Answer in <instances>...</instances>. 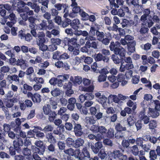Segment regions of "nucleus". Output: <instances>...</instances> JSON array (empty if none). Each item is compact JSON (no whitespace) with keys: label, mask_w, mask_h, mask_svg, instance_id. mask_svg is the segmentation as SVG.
Masks as SVG:
<instances>
[{"label":"nucleus","mask_w":160,"mask_h":160,"mask_svg":"<svg viewBox=\"0 0 160 160\" xmlns=\"http://www.w3.org/2000/svg\"><path fill=\"white\" fill-rule=\"evenodd\" d=\"M100 25H97V28L94 27H91L90 30L89 32V36L88 40L91 41L94 40L95 38L94 36L96 35L97 40L105 45H108L110 42V41L112 39V35L109 32L105 34L103 32L99 31Z\"/></svg>","instance_id":"1"},{"label":"nucleus","mask_w":160,"mask_h":160,"mask_svg":"<svg viewBox=\"0 0 160 160\" xmlns=\"http://www.w3.org/2000/svg\"><path fill=\"white\" fill-rule=\"evenodd\" d=\"M13 10L17 11L19 13H25L29 15L32 14L33 11L30 10L29 8L27 7H25L26 3L22 1L17 2L12 1Z\"/></svg>","instance_id":"2"},{"label":"nucleus","mask_w":160,"mask_h":160,"mask_svg":"<svg viewBox=\"0 0 160 160\" xmlns=\"http://www.w3.org/2000/svg\"><path fill=\"white\" fill-rule=\"evenodd\" d=\"M62 41L65 45L68 46V50L70 52H72L76 48H79L80 47V45L78 44L77 38H73L70 39L66 37Z\"/></svg>","instance_id":"3"},{"label":"nucleus","mask_w":160,"mask_h":160,"mask_svg":"<svg viewBox=\"0 0 160 160\" xmlns=\"http://www.w3.org/2000/svg\"><path fill=\"white\" fill-rule=\"evenodd\" d=\"M67 146L70 148H78L82 146L84 142V140L81 138L74 140L73 138H68L66 140Z\"/></svg>","instance_id":"4"},{"label":"nucleus","mask_w":160,"mask_h":160,"mask_svg":"<svg viewBox=\"0 0 160 160\" xmlns=\"http://www.w3.org/2000/svg\"><path fill=\"white\" fill-rule=\"evenodd\" d=\"M32 14L29 15L27 14V13L20 14V16L22 18L23 20L25 21L28 20L29 23V26L30 28H35L36 26V24L35 22L37 18L33 16H28L33 15H34L33 11Z\"/></svg>","instance_id":"5"},{"label":"nucleus","mask_w":160,"mask_h":160,"mask_svg":"<svg viewBox=\"0 0 160 160\" xmlns=\"http://www.w3.org/2000/svg\"><path fill=\"white\" fill-rule=\"evenodd\" d=\"M125 75L122 73H119L117 76V80L118 82H116L112 83L111 85V87L113 89L117 88L119 85V82H121V85L123 86L126 85L127 81L125 80Z\"/></svg>","instance_id":"6"},{"label":"nucleus","mask_w":160,"mask_h":160,"mask_svg":"<svg viewBox=\"0 0 160 160\" xmlns=\"http://www.w3.org/2000/svg\"><path fill=\"white\" fill-rule=\"evenodd\" d=\"M129 9L128 7H122L120 9L117 10L116 8H112L111 12V13L114 15H118L120 17H123L125 15V12H129Z\"/></svg>","instance_id":"7"},{"label":"nucleus","mask_w":160,"mask_h":160,"mask_svg":"<svg viewBox=\"0 0 160 160\" xmlns=\"http://www.w3.org/2000/svg\"><path fill=\"white\" fill-rule=\"evenodd\" d=\"M69 58V56L66 52H62L57 51L53 53L52 58L54 60H60L62 59H66Z\"/></svg>","instance_id":"8"},{"label":"nucleus","mask_w":160,"mask_h":160,"mask_svg":"<svg viewBox=\"0 0 160 160\" xmlns=\"http://www.w3.org/2000/svg\"><path fill=\"white\" fill-rule=\"evenodd\" d=\"M112 157L116 160H127V157L126 155H124L120 151L115 150L112 153Z\"/></svg>","instance_id":"9"},{"label":"nucleus","mask_w":160,"mask_h":160,"mask_svg":"<svg viewBox=\"0 0 160 160\" xmlns=\"http://www.w3.org/2000/svg\"><path fill=\"white\" fill-rule=\"evenodd\" d=\"M90 113L92 116H94L97 120H99L102 117V113L100 112L99 108L91 107L90 108Z\"/></svg>","instance_id":"10"},{"label":"nucleus","mask_w":160,"mask_h":160,"mask_svg":"<svg viewBox=\"0 0 160 160\" xmlns=\"http://www.w3.org/2000/svg\"><path fill=\"white\" fill-rule=\"evenodd\" d=\"M95 96L97 98L98 102L102 105L103 107L105 108H107V98L104 95H102L99 92L95 93Z\"/></svg>","instance_id":"11"},{"label":"nucleus","mask_w":160,"mask_h":160,"mask_svg":"<svg viewBox=\"0 0 160 160\" xmlns=\"http://www.w3.org/2000/svg\"><path fill=\"white\" fill-rule=\"evenodd\" d=\"M148 16L143 14L141 18V20L143 22L142 23L143 25L149 28H150L153 24V22L151 20L152 17L150 16L148 18H147Z\"/></svg>","instance_id":"12"},{"label":"nucleus","mask_w":160,"mask_h":160,"mask_svg":"<svg viewBox=\"0 0 160 160\" xmlns=\"http://www.w3.org/2000/svg\"><path fill=\"white\" fill-rule=\"evenodd\" d=\"M107 129L103 126H100L97 135V141H99L105 138Z\"/></svg>","instance_id":"13"},{"label":"nucleus","mask_w":160,"mask_h":160,"mask_svg":"<svg viewBox=\"0 0 160 160\" xmlns=\"http://www.w3.org/2000/svg\"><path fill=\"white\" fill-rule=\"evenodd\" d=\"M109 71L106 68H103L101 69L98 72L100 75L98 77V81L99 82H104L106 80L107 74L109 73Z\"/></svg>","instance_id":"14"},{"label":"nucleus","mask_w":160,"mask_h":160,"mask_svg":"<svg viewBox=\"0 0 160 160\" xmlns=\"http://www.w3.org/2000/svg\"><path fill=\"white\" fill-rule=\"evenodd\" d=\"M27 96L28 98H30L34 103H39L41 101V96L38 93L33 94L31 92H28Z\"/></svg>","instance_id":"15"},{"label":"nucleus","mask_w":160,"mask_h":160,"mask_svg":"<svg viewBox=\"0 0 160 160\" xmlns=\"http://www.w3.org/2000/svg\"><path fill=\"white\" fill-rule=\"evenodd\" d=\"M90 154L88 150L87 147H84L81 151V152L80 151V153L78 156V158L80 160H84L85 158H90Z\"/></svg>","instance_id":"16"},{"label":"nucleus","mask_w":160,"mask_h":160,"mask_svg":"<svg viewBox=\"0 0 160 160\" xmlns=\"http://www.w3.org/2000/svg\"><path fill=\"white\" fill-rule=\"evenodd\" d=\"M138 117L140 120L143 121L144 124H148L150 121L149 117L146 115L145 108H143L142 110L140 112L138 115Z\"/></svg>","instance_id":"17"},{"label":"nucleus","mask_w":160,"mask_h":160,"mask_svg":"<svg viewBox=\"0 0 160 160\" xmlns=\"http://www.w3.org/2000/svg\"><path fill=\"white\" fill-rule=\"evenodd\" d=\"M23 144V140L21 138H18L16 140L13 142V146L16 148L18 152H20L21 150V147Z\"/></svg>","instance_id":"18"},{"label":"nucleus","mask_w":160,"mask_h":160,"mask_svg":"<svg viewBox=\"0 0 160 160\" xmlns=\"http://www.w3.org/2000/svg\"><path fill=\"white\" fill-rule=\"evenodd\" d=\"M114 52L115 54L117 55H119L121 58V60L123 61L126 54L125 51L123 48L119 46L118 48L115 49Z\"/></svg>","instance_id":"19"},{"label":"nucleus","mask_w":160,"mask_h":160,"mask_svg":"<svg viewBox=\"0 0 160 160\" xmlns=\"http://www.w3.org/2000/svg\"><path fill=\"white\" fill-rule=\"evenodd\" d=\"M64 152L70 156H74L78 158L80 152V150L78 149L74 150L72 148H70L67 150H64Z\"/></svg>","instance_id":"20"},{"label":"nucleus","mask_w":160,"mask_h":160,"mask_svg":"<svg viewBox=\"0 0 160 160\" xmlns=\"http://www.w3.org/2000/svg\"><path fill=\"white\" fill-rule=\"evenodd\" d=\"M91 148L94 153L97 154L100 150L102 147V142L98 141L94 145L91 144Z\"/></svg>","instance_id":"21"},{"label":"nucleus","mask_w":160,"mask_h":160,"mask_svg":"<svg viewBox=\"0 0 160 160\" xmlns=\"http://www.w3.org/2000/svg\"><path fill=\"white\" fill-rule=\"evenodd\" d=\"M37 45L45 43L46 41L45 34L43 32H39L38 33L37 37L36 38Z\"/></svg>","instance_id":"22"},{"label":"nucleus","mask_w":160,"mask_h":160,"mask_svg":"<svg viewBox=\"0 0 160 160\" xmlns=\"http://www.w3.org/2000/svg\"><path fill=\"white\" fill-rule=\"evenodd\" d=\"M18 36L21 37L22 39H24L26 41L28 42H30L32 39V36L30 33H27L26 34L22 30L19 32Z\"/></svg>","instance_id":"23"},{"label":"nucleus","mask_w":160,"mask_h":160,"mask_svg":"<svg viewBox=\"0 0 160 160\" xmlns=\"http://www.w3.org/2000/svg\"><path fill=\"white\" fill-rule=\"evenodd\" d=\"M16 64L17 66H20L23 69H26L28 66L26 60L23 59L22 57L19 58L18 59L17 63H16Z\"/></svg>","instance_id":"24"},{"label":"nucleus","mask_w":160,"mask_h":160,"mask_svg":"<svg viewBox=\"0 0 160 160\" xmlns=\"http://www.w3.org/2000/svg\"><path fill=\"white\" fill-rule=\"evenodd\" d=\"M73 128V131L75 135L77 137L81 136L83 133L82 131L81 125L79 124L75 123Z\"/></svg>","instance_id":"25"},{"label":"nucleus","mask_w":160,"mask_h":160,"mask_svg":"<svg viewBox=\"0 0 160 160\" xmlns=\"http://www.w3.org/2000/svg\"><path fill=\"white\" fill-rule=\"evenodd\" d=\"M55 66L58 68H62L66 70H68L70 69V66L67 62H65L63 63L62 61L58 60L55 64Z\"/></svg>","instance_id":"26"},{"label":"nucleus","mask_w":160,"mask_h":160,"mask_svg":"<svg viewBox=\"0 0 160 160\" xmlns=\"http://www.w3.org/2000/svg\"><path fill=\"white\" fill-rule=\"evenodd\" d=\"M94 59L96 62L102 60L104 62H108V61L109 58L108 57L103 56L101 53L100 52L95 55Z\"/></svg>","instance_id":"27"},{"label":"nucleus","mask_w":160,"mask_h":160,"mask_svg":"<svg viewBox=\"0 0 160 160\" xmlns=\"http://www.w3.org/2000/svg\"><path fill=\"white\" fill-rule=\"evenodd\" d=\"M76 102V100L75 98H70L68 100V104L67 106L68 109L70 111L73 110L75 108V104Z\"/></svg>","instance_id":"28"},{"label":"nucleus","mask_w":160,"mask_h":160,"mask_svg":"<svg viewBox=\"0 0 160 160\" xmlns=\"http://www.w3.org/2000/svg\"><path fill=\"white\" fill-rule=\"evenodd\" d=\"M70 80L72 82L74 85H80L82 82V78L78 76L75 77L74 78L72 76H71L70 78Z\"/></svg>","instance_id":"29"},{"label":"nucleus","mask_w":160,"mask_h":160,"mask_svg":"<svg viewBox=\"0 0 160 160\" xmlns=\"http://www.w3.org/2000/svg\"><path fill=\"white\" fill-rule=\"evenodd\" d=\"M136 43V42L134 41H132V42H128V49L129 52L132 53L135 51Z\"/></svg>","instance_id":"30"},{"label":"nucleus","mask_w":160,"mask_h":160,"mask_svg":"<svg viewBox=\"0 0 160 160\" xmlns=\"http://www.w3.org/2000/svg\"><path fill=\"white\" fill-rule=\"evenodd\" d=\"M158 111L154 109L149 108L148 113L150 116L152 117L153 118H155L159 115Z\"/></svg>","instance_id":"31"},{"label":"nucleus","mask_w":160,"mask_h":160,"mask_svg":"<svg viewBox=\"0 0 160 160\" xmlns=\"http://www.w3.org/2000/svg\"><path fill=\"white\" fill-rule=\"evenodd\" d=\"M46 138L48 142L51 143L56 142V139L53 136V133L51 132L46 133Z\"/></svg>","instance_id":"32"},{"label":"nucleus","mask_w":160,"mask_h":160,"mask_svg":"<svg viewBox=\"0 0 160 160\" xmlns=\"http://www.w3.org/2000/svg\"><path fill=\"white\" fill-rule=\"evenodd\" d=\"M115 128L117 131H126L127 130L126 128L123 127L120 122H117L115 124Z\"/></svg>","instance_id":"33"},{"label":"nucleus","mask_w":160,"mask_h":160,"mask_svg":"<svg viewBox=\"0 0 160 160\" xmlns=\"http://www.w3.org/2000/svg\"><path fill=\"white\" fill-rule=\"evenodd\" d=\"M136 119L132 115L129 116L127 118V124L128 127L132 126L135 123Z\"/></svg>","instance_id":"34"},{"label":"nucleus","mask_w":160,"mask_h":160,"mask_svg":"<svg viewBox=\"0 0 160 160\" xmlns=\"http://www.w3.org/2000/svg\"><path fill=\"white\" fill-rule=\"evenodd\" d=\"M18 100L15 98H13L10 99H8L6 104V106L8 108H11L14 105V103L17 102Z\"/></svg>","instance_id":"35"},{"label":"nucleus","mask_w":160,"mask_h":160,"mask_svg":"<svg viewBox=\"0 0 160 160\" xmlns=\"http://www.w3.org/2000/svg\"><path fill=\"white\" fill-rule=\"evenodd\" d=\"M80 24L79 21L78 19H74L70 24L72 28L75 30H77L79 28V25Z\"/></svg>","instance_id":"36"},{"label":"nucleus","mask_w":160,"mask_h":160,"mask_svg":"<svg viewBox=\"0 0 160 160\" xmlns=\"http://www.w3.org/2000/svg\"><path fill=\"white\" fill-rule=\"evenodd\" d=\"M54 7L57 9V10L60 11L62 9V7L64 8V12H65L68 7V5L66 4L57 3L54 5Z\"/></svg>","instance_id":"37"},{"label":"nucleus","mask_w":160,"mask_h":160,"mask_svg":"<svg viewBox=\"0 0 160 160\" xmlns=\"http://www.w3.org/2000/svg\"><path fill=\"white\" fill-rule=\"evenodd\" d=\"M38 28L43 30L49 29V27L48 26L47 21L46 20H43L41 23L38 25Z\"/></svg>","instance_id":"38"},{"label":"nucleus","mask_w":160,"mask_h":160,"mask_svg":"<svg viewBox=\"0 0 160 160\" xmlns=\"http://www.w3.org/2000/svg\"><path fill=\"white\" fill-rule=\"evenodd\" d=\"M120 43L118 41L116 42L115 43L113 42H112L109 46L110 50L114 52L116 48H118L120 46Z\"/></svg>","instance_id":"39"},{"label":"nucleus","mask_w":160,"mask_h":160,"mask_svg":"<svg viewBox=\"0 0 160 160\" xmlns=\"http://www.w3.org/2000/svg\"><path fill=\"white\" fill-rule=\"evenodd\" d=\"M114 131L113 129L110 128L107 130L106 132L105 138H113L114 136Z\"/></svg>","instance_id":"40"},{"label":"nucleus","mask_w":160,"mask_h":160,"mask_svg":"<svg viewBox=\"0 0 160 160\" xmlns=\"http://www.w3.org/2000/svg\"><path fill=\"white\" fill-rule=\"evenodd\" d=\"M71 23V19L68 18H65L62 21L60 26L65 28L70 25Z\"/></svg>","instance_id":"41"},{"label":"nucleus","mask_w":160,"mask_h":160,"mask_svg":"<svg viewBox=\"0 0 160 160\" xmlns=\"http://www.w3.org/2000/svg\"><path fill=\"white\" fill-rule=\"evenodd\" d=\"M86 122L89 125H93L96 123V119L92 116L86 117Z\"/></svg>","instance_id":"42"},{"label":"nucleus","mask_w":160,"mask_h":160,"mask_svg":"<svg viewBox=\"0 0 160 160\" xmlns=\"http://www.w3.org/2000/svg\"><path fill=\"white\" fill-rule=\"evenodd\" d=\"M149 128L150 129H154L157 126V122L156 120H152L149 122Z\"/></svg>","instance_id":"43"},{"label":"nucleus","mask_w":160,"mask_h":160,"mask_svg":"<svg viewBox=\"0 0 160 160\" xmlns=\"http://www.w3.org/2000/svg\"><path fill=\"white\" fill-rule=\"evenodd\" d=\"M54 128L53 126L51 125H46L43 129L42 131L45 133L50 132L53 131Z\"/></svg>","instance_id":"44"},{"label":"nucleus","mask_w":160,"mask_h":160,"mask_svg":"<svg viewBox=\"0 0 160 160\" xmlns=\"http://www.w3.org/2000/svg\"><path fill=\"white\" fill-rule=\"evenodd\" d=\"M6 85V81L5 80H3L0 82V94L2 95L4 94L3 88H5Z\"/></svg>","instance_id":"45"},{"label":"nucleus","mask_w":160,"mask_h":160,"mask_svg":"<svg viewBox=\"0 0 160 160\" xmlns=\"http://www.w3.org/2000/svg\"><path fill=\"white\" fill-rule=\"evenodd\" d=\"M98 153V156L102 160L106 158L107 157V154L104 149H101Z\"/></svg>","instance_id":"46"},{"label":"nucleus","mask_w":160,"mask_h":160,"mask_svg":"<svg viewBox=\"0 0 160 160\" xmlns=\"http://www.w3.org/2000/svg\"><path fill=\"white\" fill-rule=\"evenodd\" d=\"M48 120L51 122H53L57 114L55 111H51L49 114Z\"/></svg>","instance_id":"47"},{"label":"nucleus","mask_w":160,"mask_h":160,"mask_svg":"<svg viewBox=\"0 0 160 160\" xmlns=\"http://www.w3.org/2000/svg\"><path fill=\"white\" fill-rule=\"evenodd\" d=\"M98 68L97 63L96 62H93L91 65V71L94 73H98L100 70L97 69Z\"/></svg>","instance_id":"48"},{"label":"nucleus","mask_w":160,"mask_h":160,"mask_svg":"<svg viewBox=\"0 0 160 160\" xmlns=\"http://www.w3.org/2000/svg\"><path fill=\"white\" fill-rule=\"evenodd\" d=\"M136 109V106H134L132 108L128 107H126L124 108V110H125L127 113L128 114L134 113Z\"/></svg>","instance_id":"49"},{"label":"nucleus","mask_w":160,"mask_h":160,"mask_svg":"<svg viewBox=\"0 0 160 160\" xmlns=\"http://www.w3.org/2000/svg\"><path fill=\"white\" fill-rule=\"evenodd\" d=\"M111 58L112 59L114 63L116 64H119L120 62H122L123 61L121 60V58L119 59L117 55L113 54L111 56Z\"/></svg>","instance_id":"50"},{"label":"nucleus","mask_w":160,"mask_h":160,"mask_svg":"<svg viewBox=\"0 0 160 160\" xmlns=\"http://www.w3.org/2000/svg\"><path fill=\"white\" fill-rule=\"evenodd\" d=\"M78 4L76 5L73 6L71 5V6L73 7L72 9V12L74 13H79V14L81 12L82 9L80 8V7L79 6H78Z\"/></svg>","instance_id":"51"},{"label":"nucleus","mask_w":160,"mask_h":160,"mask_svg":"<svg viewBox=\"0 0 160 160\" xmlns=\"http://www.w3.org/2000/svg\"><path fill=\"white\" fill-rule=\"evenodd\" d=\"M46 149V151L48 152H53L55 150V145L52 143L47 147Z\"/></svg>","instance_id":"52"},{"label":"nucleus","mask_w":160,"mask_h":160,"mask_svg":"<svg viewBox=\"0 0 160 160\" xmlns=\"http://www.w3.org/2000/svg\"><path fill=\"white\" fill-rule=\"evenodd\" d=\"M23 87V92L25 94L27 93V91H31L32 90V87L28 85L27 83L24 84Z\"/></svg>","instance_id":"53"},{"label":"nucleus","mask_w":160,"mask_h":160,"mask_svg":"<svg viewBox=\"0 0 160 160\" xmlns=\"http://www.w3.org/2000/svg\"><path fill=\"white\" fill-rule=\"evenodd\" d=\"M41 9L43 12H45L43 15V17L48 20H49L51 18V15L50 13L48 12H45L46 10H44L42 7H41Z\"/></svg>","instance_id":"54"},{"label":"nucleus","mask_w":160,"mask_h":160,"mask_svg":"<svg viewBox=\"0 0 160 160\" xmlns=\"http://www.w3.org/2000/svg\"><path fill=\"white\" fill-rule=\"evenodd\" d=\"M131 150L132 153L135 156L137 155L139 151L137 145H134L131 148Z\"/></svg>","instance_id":"55"},{"label":"nucleus","mask_w":160,"mask_h":160,"mask_svg":"<svg viewBox=\"0 0 160 160\" xmlns=\"http://www.w3.org/2000/svg\"><path fill=\"white\" fill-rule=\"evenodd\" d=\"M150 160H155L156 159L157 155L156 154L155 151L154 150H151L149 152Z\"/></svg>","instance_id":"56"},{"label":"nucleus","mask_w":160,"mask_h":160,"mask_svg":"<svg viewBox=\"0 0 160 160\" xmlns=\"http://www.w3.org/2000/svg\"><path fill=\"white\" fill-rule=\"evenodd\" d=\"M115 138L117 139L124 138V134L122 132L117 131L114 135Z\"/></svg>","instance_id":"57"},{"label":"nucleus","mask_w":160,"mask_h":160,"mask_svg":"<svg viewBox=\"0 0 160 160\" xmlns=\"http://www.w3.org/2000/svg\"><path fill=\"white\" fill-rule=\"evenodd\" d=\"M8 108L7 107H5L4 106L1 108L2 110L4 112L6 119H9L10 118L11 116L9 113V111Z\"/></svg>","instance_id":"58"},{"label":"nucleus","mask_w":160,"mask_h":160,"mask_svg":"<svg viewBox=\"0 0 160 160\" xmlns=\"http://www.w3.org/2000/svg\"><path fill=\"white\" fill-rule=\"evenodd\" d=\"M100 126L93 125L90 128V130L94 133H98Z\"/></svg>","instance_id":"59"},{"label":"nucleus","mask_w":160,"mask_h":160,"mask_svg":"<svg viewBox=\"0 0 160 160\" xmlns=\"http://www.w3.org/2000/svg\"><path fill=\"white\" fill-rule=\"evenodd\" d=\"M52 95L54 97L59 96L61 93V91L58 88H56L51 92Z\"/></svg>","instance_id":"60"},{"label":"nucleus","mask_w":160,"mask_h":160,"mask_svg":"<svg viewBox=\"0 0 160 160\" xmlns=\"http://www.w3.org/2000/svg\"><path fill=\"white\" fill-rule=\"evenodd\" d=\"M22 153L25 156H29L31 155V150L28 148H24L22 149Z\"/></svg>","instance_id":"61"},{"label":"nucleus","mask_w":160,"mask_h":160,"mask_svg":"<svg viewBox=\"0 0 160 160\" xmlns=\"http://www.w3.org/2000/svg\"><path fill=\"white\" fill-rule=\"evenodd\" d=\"M79 14L81 16L82 19L84 20H88V15L87 13L84 12L83 10L79 13Z\"/></svg>","instance_id":"62"},{"label":"nucleus","mask_w":160,"mask_h":160,"mask_svg":"<svg viewBox=\"0 0 160 160\" xmlns=\"http://www.w3.org/2000/svg\"><path fill=\"white\" fill-rule=\"evenodd\" d=\"M72 83L70 82H68V83L64 84L63 86V88L65 90H66L72 89Z\"/></svg>","instance_id":"63"},{"label":"nucleus","mask_w":160,"mask_h":160,"mask_svg":"<svg viewBox=\"0 0 160 160\" xmlns=\"http://www.w3.org/2000/svg\"><path fill=\"white\" fill-rule=\"evenodd\" d=\"M43 109L44 113L46 115H48L52 111L51 109L50 106L49 107L48 105L47 106H44L43 107Z\"/></svg>","instance_id":"64"}]
</instances>
